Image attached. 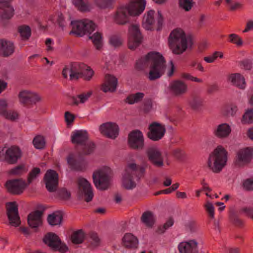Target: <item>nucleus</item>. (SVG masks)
<instances>
[{
	"mask_svg": "<svg viewBox=\"0 0 253 253\" xmlns=\"http://www.w3.org/2000/svg\"><path fill=\"white\" fill-rule=\"evenodd\" d=\"M149 66L148 78L150 81L159 79L166 69V61L160 53L150 52L146 56L140 58L136 62L135 67L139 70Z\"/></svg>",
	"mask_w": 253,
	"mask_h": 253,
	"instance_id": "obj_1",
	"label": "nucleus"
},
{
	"mask_svg": "<svg viewBox=\"0 0 253 253\" xmlns=\"http://www.w3.org/2000/svg\"><path fill=\"white\" fill-rule=\"evenodd\" d=\"M168 42L172 53L177 55L182 54L192 44L191 37L180 28H176L171 32Z\"/></svg>",
	"mask_w": 253,
	"mask_h": 253,
	"instance_id": "obj_2",
	"label": "nucleus"
},
{
	"mask_svg": "<svg viewBox=\"0 0 253 253\" xmlns=\"http://www.w3.org/2000/svg\"><path fill=\"white\" fill-rule=\"evenodd\" d=\"M227 160V151L222 145H218L209 155L208 167L212 172L219 173L226 165Z\"/></svg>",
	"mask_w": 253,
	"mask_h": 253,
	"instance_id": "obj_3",
	"label": "nucleus"
},
{
	"mask_svg": "<svg viewBox=\"0 0 253 253\" xmlns=\"http://www.w3.org/2000/svg\"><path fill=\"white\" fill-rule=\"evenodd\" d=\"M164 23V18L160 11L156 12L154 10H150L143 16L142 27L146 30L159 31L162 29Z\"/></svg>",
	"mask_w": 253,
	"mask_h": 253,
	"instance_id": "obj_4",
	"label": "nucleus"
},
{
	"mask_svg": "<svg viewBox=\"0 0 253 253\" xmlns=\"http://www.w3.org/2000/svg\"><path fill=\"white\" fill-rule=\"evenodd\" d=\"M71 25L72 30L70 32L69 34H75L79 37H83L86 34H90L95 28V24L88 19L72 21Z\"/></svg>",
	"mask_w": 253,
	"mask_h": 253,
	"instance_id": "obj_5",
	"label": "nucleus"
},
{
	"mask_svg": "<svg viewBox=\"0 0 253 253\" xmlns=\"http://www.w3.org/2000/svg\"><path fill=\"white\" fill-rule=\"evenodd\" d=\"M137 169V165L134 162L127 163L122 178V186L125 189L130 190L136 187V182L133 179V176Z\"/></svg>",
	"mask_w": 253,
	"mask_h": 253,
	"instance_id": "obj_6",
	"label": "nucleus"
},
{
	"mask_svg": "<svg viewBox=\"0 0 253 253\" xmlns=\"http://www.w3.org/2000/svg\"><path fill=\"white\" fill-rule=\"evenodd\" d=\"M110 169L103 168L95 171L92 175L93 182L96 187L100 190H106L110 185Z\"/></svg>",
	"mask_w": 253,
	"mask_h": 253,
	"instance_id": "obj_7",
	"label": "nucleus"
},
{
	"mask_svg": "<svg viewBox=\"0 0 253 253\" xmlns=\"http://www.w3.org/2000/svg\"><path fill=\"white\" fill-rule=\"evenodd\" d=\"M142 36L139 24L130 25L128 30V47L131 50L136 49L142 42Z\"/></svg>",
	"mask_w": 253,
	"mask_h": 253,
	"instance_id": "obj_8",
	"label": "nucleus"
},
{
	"mask_svg": "<svg viewBox=\"0 0 253 253\" xmlns=\"http://www.w3.org/2000/svg\"><path fill=\"white\" fill-rule=\"evenodd\" d=\"M43 243L53 251H59L61 253H66L68 248L62 243L59 237L53 233L46 234L43 238Z\"/></svg>",
	"mask_w": 253,
	"mask_h": 253,
	"instance_id": "obj_9",
	"label": "nucleus"
},
{
	"mask_svg": "<svg viewBox=\"0 0 253 253\" xmlns=\"http://www.w3.org/2000/svg\"><path fill=\"white\" fill-rule=\"evenodd\" d=\"M149 161L155 167L162 168L169 163L166 160L160 149L156 147L149 148L146 151Z\"/></svg>",
	"mask_w": 253,
	"mask_h": 253,
	"instance_id": "obj_10",
	"label": "nucleus"
},
{
	"mask_svg": "<svg viewBox=\"0 0 253 253\" xmlns=\"http://www.w3.org/2000/svg\"><path fill=\"white\" fill-rule=\"evenodd\" d=\"M22 156V152L17 146H11L7 149L5 153H0V160L9 164H14Z\"/></svg>",
	"mask_w": 253,
	"mask_h": 253,
	"instance_id": "obj_11",
	"label": "nucleus"
},
{
	"mask_svg": "<svg viewBox=\"0 0 253 253\" xmlns=\"http://www.w3.org/2000/svg\"><path fill=\"white\" fill-rule=\"evenodd\" d=\"M253 158V148L246 147L239 149L236 153L235 164L239 167L248 164Z\"/></svg>",
	"mask_w": 253,
	"mask_h": 253,
	"instance_id": "obj_12",
	"label": "nucleus"
},
{
	"mask_svg": "<svg viewBox=\"0 0 253 253\" xmlns=\"http://www.w3.org/2000/svg\"><path fill=\"white\" fill-rule=\"evenodd\" d=\"M79 190L86 202L91 201L94 194L90 183L83 177H80L78 180Z\"/></svg>",
	"mask_w": 253,
	"mask_h": 253,
	"instance_id": "obj_13",
	"label": "nucleus"
},
{
	"mask_svg": "<svg viewBox=\"0 0 253 253\" xmlns=\"http://www.w3.org/2000/svg\"><path fill=\"white\" fill-rule=\"evenodd\" d=\"M148 137L153 141L161 139L166 133V128L163 124L158 122H153L149 126Z\"/></svg>",
	"mask_w": 253,
	"mask_h": 253,
	"instance_id": "obj_14",
	"label": "nucleus"
},
{
	"mask_svg": "<svg viewBox=\"0 0 253 253\" xmlns=\"http://www.w3.org/2000/svg\"><path fill=\"white\" fill-rule=\"evenodd\" d=\"M232 131L231 126L227 123L219 124L215 126L212 129L213 135L216 138L221 140L229 138Z\"/></svg>",
	"mask_w": 253,
	"mask_h": 253,
	"instance_id": "obj_15",
	"label": "nucleus"
},
{
	"mask_svg": "<svg viewBox=\"0 0 253 253\" xmlns=\"http://www.w3.org/2000/svg\"><path fill=\"white\" fill-rule=\"evenodd\" d=\"M6 210L9 224L14 227L18 226L20 224V220L16 203L15 202L7 203Z\"/></svg>",
	"mask_w": 253,
	"mask_h": 253,
	"instance_id": "obj_16",
	"label": "nucleus"
},
{
	"mask_svg": "<svg viewBox=\"0 0 253 253\" xmlns=\"http://www.w3.org/2000/svg\"><path fill=\"white\" fill-rule=\"evenodd\" d=\"M45 186L50 192L56 190L58 185V174L53 170H48L44 176Z\"/></svg>",
	"mask_w": 253,
	"mask_h": 253,
	"instance_id": "obj_17",
	"label": "nucleus"
},
{
	"mask_svg": "<svg viewBox=\"0 0 253 253\" xmlns=\"http://www.w3.org/2000/svg\"><path fill=\"white\" fill-rule=\"evenodd\" d=\"M99 130L106 137L115 139L119 135V129L116 124L109 122L101 125L99 127Z\"/></svg>",
	"mask_w": 253,
	"mask_h": 253,
	"instance_id": "obj_18",
	"label": "nucleus"
},
{
	"mask_svg": "<svg viewBox=\"0 0 253 253\" xmlns=\"http://www.w3.org/2000/svg\"><path fill=\"white\" fill-rule=\"evenodd\" d=\"M125 6L127 7L130 16H136L139 15L144 10L146 1L145 0H134Z\"/></svg>",
	"mask_w": 253,
	"mask_h": 253,
	"instance_id": "obj_19",
	"label": "nucleus"
},
{
	"mask_svg": "<svg viewBox=\"0 0 253 253\" xmlns=\"http://www.w3.org/2000/svg\"><path fill=\"white\" fill-rule=\"evenodd\" d=\"M5 186L8 191L13 194H20L26 187L25 182L21 179L8 180Z\"/></svg>",
	"mask_w": 253,
	"mask_h": 253,
	"instance_id": "obj_20",
	"label": "nucleus"
},
{
	"mask_svg": "<svg viewBox=\"0 0 253 253\" xmlns=\"http://www.w3.org/2000/svg\"><path fill=\"white\" fill-rule=\"evenodd\" d=\"M128 144L133 149H142L144 146L142 133L138 130L131 132L128 135Z\"/></svg>",
	"mask_w": 253,
	"mask_h": 253,
	"instance_id": "obj_21",
	"label": "nucleus"
},
{
	"mask_svg": "<svg viewBox=\"0 0 253 253\" xmlns=\"http://www.w3.org/2000/svg\"><path fill=\"white\" fill-rule=\"evenodd\" d=\"M129 16L126 6L122 5L118 7L114 15V20L119 25H125L129 22Z\"/></svg>",
	"mask_w": 253,
	"mask_h": 253,
	"instance_id": "obj_22",
	"label": "nucleus"
},
{
	"mask_svg": "<svg viewBox=\"0 0 253 253\" xmlns=\"http://www.w3.org/2000/svg\"><path fill=\"white\" fill-rule=\"evenodd\" d=\"M179 253H198V245L195 240L180 242L177 246Z\"/></svg>",
	"mask_w": 253,
	"mask_h": 253,
	"instance_id": "obj_23",
	"label": "nucleus"
},
{
	"mask_svg": "<svg viewBox=\"0 0 253 253\" xmlns=\"http://www.w3.org/2000/svg\"><path fill=\"white\" fill-rule=\"evenodd\" d=\"M67 162L71 168L76 170H84L87 166V163L84 158H76L73 155H70L68 156Z\"/></svg>",
	"mask_w": 253,
	"mask_h": 253,
	"instance_id": "obj_24",
	"label": "nucleus"
},
{
	"mask_svg": "<svg viewBox=\"0 0 253 253\" xmlns=\"http://www.w3.org/2000/svg\"><path fill=\"white\" fill-rule=\"evenodd\" d=\"M118 84L117 79L111 75H106L104 83L102 84L101 90L104 92H113L116 89Z\"/></svg>",
	"mask_w": 253,
	"mask_h": 253,
	"instance_id": "obj_25",
	"label": "nucleus"
},
{
	"mask_svg": "<svg viewBox=\"0 0 253 253\" xmlns=\"http://www.w3.org/2000/svg\"><path fill=\"white\" fill-rule=\"evenodd\" d=\"M14 51L13 43L5 39H0V55L3 57H8Z\"/></svg>",
	"mask_w": 253,
	"mask_h": 253,
	"instance_id": "obj_26",
	"label": "nucleus"
},
{
	"mask_svg": "<svg viewBox=\"0 0 253 253\" xmlns=\"http://www.w3.org/2000/svg\"><path fill=\"white\" fill-rule=\"evenodd\" d=\"M169 88L171 92L175 95H180L185 94L187 91V84L182 81L175 80L171 82Z\"/></svg>",
	"mask_w": 253,
	"mask_h": 253,
	"instance_id": "obj_27",
	"label": "nucleus"
},
{
	"mask_svg": "<svg viewBox=\"0 0 253 253\" xmlns=\"http://www.w3.org/2000/svg\"><path fill=\"white\" fill-rule=\"evenodd\" d=\"M14 8L9 3V0H0V14L2 19H8L14 15Z\"/></svg>",
	"mask_w": 253,
	"mask_h": 253,
	"instance_id": "obj_28",
	"label": "nucleus"
},
{
	"mask_svg": "<svg viewBox=\"0 0 253 253\" xmlns=\"http://www.w3.org/2000/svg\"><path fill=\"white\" fill-rule=\"evenodd\" d=\"M85 68L83 63H74L70 65V80H77L82 77Z\"/></svg>",
	"mask_w": 253,
	"mask_h": 253,
	"instance_id": "obj_29",
	"label": "nucleus"
},
{
	"mask_svg": "<svg viewBox=\"0 0 253 253\" xmlns=\"http://www.w3.org/2000/svg\"><path fill=\"white\" fill-rule=\"evenodd\" d=\"M88 138L86 131L77 130L73 131L71 135L72 143L76 144L84 145L85 143Z\"/></svg>",
	"mask_w": 253,
	"mask_h": 253,
	"instance_id": "obj_30",
	"label": "nucleus"
},
{
	"mask_svg": "<svg viewBox=\"0 0 253 253\" xmlns=\"http://www.w3.org/2000/svg\"><path fill=\"white\" fill-rule=\"evenodd\" d=\"M228 81L232 85L239 88L244 89L246 87L244 77L240 73L231 74L228 77Z\"/></svg>",
	"mask_w": 253,
	"mask_h": 253,
	"instance_id": "obj_31",
	"label": "nucleus"
},
{
	"mask_svg": "<svg viewBox=\"0 0 253 253\" xmlns=\"http://www.w3.org/2000/svg\"><path fill=\"white\" fill-rule=\"evenodd\" d=\"M42 212L37 211L30 213L28 217V222L30 226L36 228L42 224Z\"/></svg>",
	"mask_w": 253,
	"mask_h": 253,
	"instance_id": "obj_32",
	"label": "nucleus"
},
{
	"mask_svg": "<svg viewBox=\"0 0 253 253\" xmlns=\"http://www.w3.org/2000/svg\"><path fill=\"white\" fill-rule=\"evenodd\" d=\"M124 246L128 248H136L138 245L137 238L131 233H126L122 239Z\"/></svg>",
	"mask_w": 253,
	"mask_h": 253,
	"instance_id": "obj_33",
	"label": "nucleus"
},
{
	"mask_svg": "<svg viewBox=\"0 0 253 253\" xmlns=\"http://www.w3.org/2000/svg\"><path fill=\"white\" fill-rule=\"evenodd\" d=\"M63 220V215L61 212L56 211L49 214L47 217V221L51 226L59 225Z\"/></svg>",
	"mask_w": 253,
	"mask_h": 253,
	"instance_id": "obj_34",
	"label": "nucleus"
},
{
	"mask_svg": "<svg viewBox=\"0 0 253 253\" xmlns=\"http://www.w3.org/2000/svg\"><path fill=\"white\" fill-rule=\"evenodd\" d=\"M73 4L82 12H88L92 9V6L87 0H73Z\"/></svg>",
	"mask_w": 253,
	"mask_h": 253,
	"instance_id": "obj_35",
	"label": "nucleus"
},
{
	"mask_svg": "<svg viewBox=\"0 0 253 253\" xmlns=\"http://www.w3.org/2000/svg\"><path fill=\"white\" fill-rule=\"evenodd\" d=\"M89 39L91 40L96 49L99 50L101 48L103 45V38L100 33L95 32L90 36Z\"/></svg>",
	"mask_w": 253,
	"mask_h": 253,
	"instance_id": "obj_36",
	"label": "nucleus"
},
{
	"mask_svg": "<svg viewBox=\"0 0 253 253\" xmlns=\"http://www.w3.org/2000/svg\"><path fill=\"white\" fill-rule=\"evenodd\" d=\"M92 92L88 91L86 93H83L80 94L76 97H73L71 98L72 104L77 105L80 103H84L88 100Z\"/></svg>",
	"mask_w": 253,
	"mask_h": 253,
	"instance_id": "obj_37",
	"label": "nucleus"
},
{
	"mask_svg": "<svg viewBox=\"0 0 253 253\" xmlns=\"http://www.w3.org/2000/svg\"><path fill=\"white\" fill-rule=\"evenodd\" d=\"M142 222L148 227H152L155 222V218L152 212H145L141 217Z\"/></svg>",
	"mask_w": 253,
	"mask_h": 253,
	"instance_id": "obj_38",
	"label": "nucleus"
},
{
	"mask_svg": "<svg viewBox=\"0 0 253 253\" xmlns=\"http://www.w3.org/2000/svg\"><path fill=\"white\" fill-rule=\"evenodd\" d=\"M115 0H94L95 5L100 9L111 8Z\"/></svg>",
	"mask_w": 253,
	"mask_h": 253,
	"instance_id": "obj_39",
	"label": "nucleus"
},
{
	"mask_svg": "<svg viewBox=\"0 0 253 253\" xmlns=\"http://www.w3.org/2000/svg\"><path fill=\"white\" fill-rule=\"evenodd\" d=\"M49 19L53 22H56L60 27L63 29L66 26V22L63 14L58 13L56 15L51 16Z\"/></svg>",
	"mask_w": 253,
	"mask_h": 253,
	"instance_id": "obj_40",
	"label": "nucleus"
},
{
	"mask_svg": "<svg viewBox=\"0 0 253 253\" xmlns=\"http://www.w3.org/2000/svg\"><path fill=\"white\" fill-rule=\"evenodd\" d=\"M144 94L142 92H137L129 95L126 98V102L129 104H133L141 101Z\"/></svg>",
	"mask_w": 253,
	"mask_h": 253,
	"instance_id": "obj_41",
	"label": "nucleus"
},
{
	"mask_svg": "<svg viewBox=\"0 0 253 253\" xmlns=\"http://www.w3.org/2000/svg\"><path fill=\"white\" fill-rule=\"evenodd\" d=\"M30 91V90H23L19 92L18 97L21 104H24L29 102Z\"/></svg>",
	"mask_w": 253,
	"mask_h": 253,
	"instance_id": "obj_42",
	"label": "nucleus"
},
{
	"mask_svg": "<svg viewBox=\"0 0 253 253\" xmlns=\"http://www.w3.org/2000/svg\"><path fill=\"white\" fill-rule=\"evenodd\" d=\"M84 239V234L82 230H79L74 232L71 237L72 242L76 244L82 243Z\"/></svg>",
	"mask_w": 253,
	"mask_h": 253,
	"instance_id": "obj_43",
	"label": "nucleus"
},
{
	"mask_svg": "<svg viewBox=\"0 0 253 253\" xmlns=\"http://www.w3.org/2000/svg\"><path fill=\"white\" fill-rule=\"evenodd\" d=\"M33 143L36 149H42L44 147L45 142L43 136L38 135L34 138Z\"/></svg>",
	"mask_w": 253,
	"mask_h": 253,
	"instance_id": "obj_44",
	"label": "nucleus"
},
{
	"mask_svg": "<svg viewBox=\"0 0 253 253\" xmlns=\"http://www.w3.org/2000/svg\"><path fill=\"white\" fill-rule=\"evenodd\" d=\"M18 31L22 38L24 40L28 39L31 36V29L28 26L19 27Z\"/></svg>",
	"mask_w": 253,
	"mask_h": 253,
	"instance_id": "obj_45",
	"label": "nucleus"
},
{
	"mask_svg": "<svg viewBox=\"0 0 253 253\" xmlns=\"http://www.w3.org/2000/svg\"><path fill=\"white\" fill-rule=\"evenodd\" d=\"M243 124H250L253 123V109L246 111L242 119Z\"/></svg>",
	"mask_w": 253,
	"mask_h": 253,
	"instance_id": "obj_46",
	"label": "nucleus"
},
{
	"mask_svg": "<svg viewBox=\"0 0 253 253\" xmlns=\"http://www.w3.org/2000/svg\"><path fill=\"white\" fill-rule=\"evenodd\" d=\"M218 57L220 58H222L223 57V53L219 51H215L211 55L205 57L204 60L207 63H213Z\"/></svg>",
	"mask_w": 253,
	"mask_h": 253,
	"instance_id": "obj_47",
	"label": "nucleus"
},
{
	"mask_svg": "<svg viewBox=\"0 0 253 253\" xmlns=\"http://www.w3.org/2000/svg\"><path fill=\"white\" fill-rule=\"evenodd\" d=\"M41 170L38 168H34L29 173L28 177V181L29 183H31L33 180L36 179L40 173Z\"/></svg>",
	"mask_w": 253,
	"mask_h": 253,
	"instance_id": "obj_48",
	"label": "nucleus"
},
{
	"mask_svg": "<svg viewBox=\"0 0 253 253\" xmlns=\"http://www.w3.org/2000/svg\"><path fill=\"white\" fill-rule=\"evenodd\" d=\"M110 44L115 47H118L122 43V40L120 37L116 35H113L109 38Z\"/></svg>",
	"mask_w": 253,
	"mask_h": 253,
	"instance_id": "obj_49",
	"label": "nucleus"
},
{
	"mask_svg": "<svg viewBox=\"0 0 253 253\" xmlns=\"http://www.w3.org/2000/svg\"><path fill=\"white\" fill-rule=\"evenodd\" d=\"M26 171L25 166L24 165H19L9 171V173L12 175H19Z\"/></svg>",
	"mask_w": 253,
	"mask_h": 253,
	"instance_id": "obj_50",
	"label": "nucleus"
},
{
	"mask_svg": "<svg viewBox=\"0 0 253 253\" xmlns=\"http://www.w3.org/2000/svg\"><path fill=\"white\" fill-rule=\"evenodd\" d=\"M180 6L185 11H189L193 6V0H179Z\"/></svg>",
	"mask_w": 253,
	"mask_h": 253,
	"instance_id": "obj_51",
	"label": "nucleus"
},
{
	"mask_svg": "<svg viewBox=\"0 0 253 253\" xmlns=\"http://www.w3.org/2000/svg\"><path fill=\"white\" fill-rule=\"evenodd\" d=\"M6 119L11 120V121H15L18 118V113L14 111H7L5 112L3 116Z\"/></svg>",
	"mask_w": 253,
	"mask_h": 253,
	"instance_id": "obj_52",
	"label": "nucleus"
},
{
	"mask_svg": "<svg viewBox=\"0 0 253 253\" xmlns=\"http://www.w3.org/2000/svg\"><path fill=\"white\" fill-rule=\"evenodd\" d=\"M229 42L236 44L238 46H241L243 44V41L239 36L235 34H232L229 35Z\"/></svg>",
	"mask_w": 253,
	"mask_h": 253,
	"instance_id": "obj_53",
	"label": "nucleus"
},
{
	"mask_svg": "<svg viewBox=\"0 0 253 253\" xmlns=\"http://www.w3.org/2000/svg\"><path fill=\"white\" fill-rule=\"evenodd\" d=\"M29 102L32 103L36 104L42 100L41 96L37 92L30 91Z\"/></svg>",
	"mask_w": 253,
	"mask_h": 253,
	"instance_id": "obj_54",
	"label": "nucleus"
},
{
	"mask_svg": "<svg viewBox=\"0 0 253 253\" xmlns=\"http://www.w3.org/2000/svg\"><path fill=\"white\" fill-rule=\"evenodd\" d=\"M94 74L93 71L88 66L85 65L84 68V71L82 75L85 80L89 81Z\"/></svg>",
	"mask_w": 253,
	"mask_h": 253,
	"instance_id": "obj_55",
	"label": "nucleus"
},
{
	"mask_svg": "<svg viewBox=\"0 0 253 253\" xmlns=\"http://www.w3.org/2000/svg\"><path fill=\"white\" fill-rule=\"evenodd\" d=\"M205 207L206 208V211L208 212L211 218H214V208L212 203L209 201H207L206 205H205Z\"/></svg>",
	"mask_w": 253,
	"mask_h": 253,
	"instance_id": "obj_56",
	"label": "nucleus"
},
{
	"mask_svg": "<svg viewBox=\"0 0 253 253\" xmlns=\"http://www.w3.org/2000/svg\"><path fill=\"white\" fill-rule=\"evenodd\" d=\"M174 223L173 220L172 218L168 219L166 222L164 224L163 226L159 228V233H164L166 230L171 227Z\"/></svg>",
	"mask_w": 253,
	"mask_h": 253,
	"instance_id": "obj_57",
	"label": "nucleus"
},
{
	"mask_svg": "<svg viewBox=\"0 0 253 253\" xmlns=\"http://www.w3.org/2000/svg\"><path fill=\"white\" fill-rule=\"evenodd\" d=\"M8 106L7 100L5 99L0 100V115L3 116Z\"/></svg>",
	"mask_w": 253,
	"mask_h": 253,
	"instance_id": "obj_58",
	"label": "nucleus"
},
{
	"mask_svg": "<svg viewBox=\"0 0 253 253\" xmlns=\"http://www.w3.org/2000/svg\"><path fill=\"white\" fill-rule=\"evenodd\" d=\"M243 186L247 190H253V179H246L243 183Z\"/></svg>",
	"mask_w": 253,
	"mask_h": 253,
	"instance_id": "obj_59",
	"label": "nucleus"
},
{
	"mask_svg": "<svg viewBox=\"0 0 253 253\" xmlns=\"http://www.w3.org/2000/svg\"><path fill=\"white\" fill-rule=\"evenodd\" d=\"M241 211L253 219V208L244 207L241 210Z\"/></svg>",
	"mask_w": 253,
	"mask_h": 253,
	"instance_id": "obj_60",
	"label": "nucleus"
},
{
	"mask_svg": "<svg viewBox=\"0 0 253 253\" xmlns=\"http://www.w3.org/2000/svg\"><path fill=\"white\" fill-rule=\"evenodd\" d=\"M91 243L94 246H97L99 243L100 239L96 233H92L90 235Z\"/></svg>",
	"mask_w": 253,
	"mask_h": 253,
	"instance_id": "obj_61",
	"label": "nucleus"
},
{
	"mask_svg": "<svg viewBox=\"0 0 253 253\" xmlns=\"http://www.w3.org/2000/svg\"><path fill=\"white\" fill-rule=\"evenodd\" d=\"M175 67L172 61H170L167 68V75L170 77L173 75Z\"/></svg>",
	"mask_w": 253,
	"mask_h": 253,
	"instance_id": "obj_62",
	"label": "nucleus"
},
{
	"mask_svg": "<svg viewBox=\"0 0 253 253\" xmlns=\"http://www.w3.org/2000/svg\"><path fill=\"white\" fill-rule=\"evenodd\" d=\"M241 66L242 68L245 70H249L252 67V62L249 60L243 61L241 64Z\"/></svg>",
	"mask_w": 253,
	"mask_h": 253,
	"instance_id": "obj_63",
	"label": "nucleus"
},
{
	"mask_svg": "<svg viewBox=\"0 0 253 253\" xmlns=\"http://www.w3.org/2000/svg\"><path fill=\"white\" fill-rule=\"evenodd\" d=\"M238 108L235 105H231L227 108V114L231 116H234L237 112Z\"/></svg>",
	"mask_w": 253,
	"mask_h": 253,
	"instance_id": "obj_64",
	"label": "nucleus"
}]
</instances>
